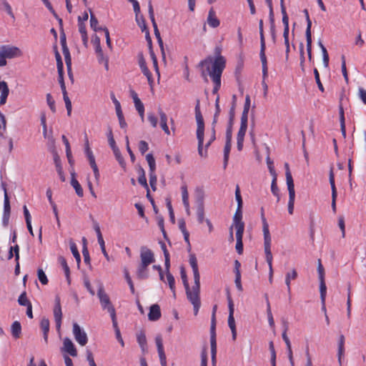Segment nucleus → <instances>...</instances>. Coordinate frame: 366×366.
Listing matches in <instances>:
<instances>
[{"instance_id": "obj_2", "label": "nucleus", "mask_w": 366, "mask_h": 366, "mask_svg": "<svg viewBox=\"0 0 366 366\" xmlns=\"http://www.w3.org/2000/svg\"><path fill=\"white\" fill-rule=\"evenodd\" d=\"M181 277L186 290L187 297L193 305L194 315H197L201 305L199 297L200 283L199 284L197 289L195 288V283L192 287L190 288L188 283L187 274L183 267L181 268Z\"/></svg>"}, {"instance_id": "obj_35", "label": "nucleus", "mask_w": 366, "mask_h": 366, "mask_svg": "<svg viewBox=\"0 0 366 366\" xmlns=\"http://www.w3.org/2000/svg\"><path fill=\"white\" fill-rule=\"evenodd\" d=\"M59 263L61 264V265L62 266L64 270V273H65V275H66V280H67V282H68V284H70V270H69V267L66 263V261L65 259V258L64 257H59Z\"/></svg>"}, {"instance_id": "obj_53", "label": "nucleus", "mask_w": 366, "mask_h": 366, "mask_svg": "<svg viewBox=\"0 0 366 366\" xmlns=\"http://www.w3.org/2000/svg\"><path fill=\"white\" fill-rule=\"evenodd\" d=\"M216 139V132H215V125H212V130H211V136L209 140L207 142V143L205 144V150L203 152H207V149L209 147L211 144Z\"/></svg>"}, {"instance_id": "obj_44", "label": "nucleus", "mask_w": 366, "mask_h": 366, "mask_svg": "<svg viewBox=\"0 0 366 366\" xmlns=\"http://www.w3.org/2000/svg\"><path fill=\"white\" fill-rule=\"evenodd\" d=\"M69 244L71 253L74 255V258L76 259L77 263L79 264L81 261V257L78 251L77 247L76 244L72 241L70 242Z\"/></svg>"}, {"instance_id": "obj_21", "label": "nucleus", "mask_w": 366, "mask_h": 366, "mask_svg": "<svg viewBox=\"0 0 366 366\" xmlns=\"http://www.w3.org/2000/svg\"><path fill=\"white\" fill-rule=\"evenodd\" d=\"M0 104L3 105L6 102V99L9 93V89L7 83L4 81L0 80Z\"/></svg>"}, {"instance_id": "obj_5", "label": "nucleus", "mask_w": 366, "mask_h": 366, "mask_svg": "<svg viewBox=\"0 0 366 366\" xmlns=\"http://www.w3.org/2000/svg\"><path fill=\"white\" fill-rule=\"evenodd\" d=\"M23 56L22 51L17 46L7 44L0 47V67L6 65V59L19 58Z\"/></svg>"}, {"instance_id": "obj_28", "label": "nucleus", "mask_w": 366, "mask_h": 366, "mask_svg": "<svg viewBox=\"0 0 366 366\" xmlns=\"http://www.w3.org/2000/svg\"><path fill=\"white\" fill-rule=\"evenodd\" d=\"M137 342L143 352H145L147 348V338L144 332L140 331L137 334Z\"/></svg>"}, {"instance_id": "obj_29", "label": "nucleus", "mask_w": 366, "mask_h": 366, "mask_svg": "<svg viewBox=\"0 0 366 366\" xmlns=\"http://www.w3.org/2000/svg\"><path fill=\"white\" fill-rule=\"evenodd\" d=\"M41 328L44 333V340L46 343L48 342V332L49 331V321L46 318H43L40 323Z\"/></svg>"}, {"instance_id": "obj_11", "label": "nucleus", "mask_w": 366, "mask_h": 366, "mask_svg": "<svg viewBox=\"0 0 366 366\" xmlns=\"http://www.w3.org/2000/svg\"><path fill=\"white\" fill-rule=\"evenodd\" d=\"M140 258L141 263L147 265H149L155 261L154 253L146 247H141Z\"/></svg>"}, {"instance_id": "obj_58", "label": "nucleus", "mask_w": 366, "mask_h": 366, "mask_svg": "<svg viewBox=\"0 0 366 366\" xmlns=\"http://www.w3.org/2000/svg\"><path fill=\"white\" fill-rule=\"evenodd\" d=\"M63 98H64V101L65 102V105H66V111H67V114L69 116L71 115V102L67 95V93H64L63 94Z\"/></svg>"}, {"instance_id": "obj_61", "label": "nucleus", "mask_w": 366, "mask_h": 366, "mask_svg": "<svg viewBox=\"0 0 366 366\" xmlns=\"http://www.w3.org/2000/svg\"><path fill=\"white\" fill-rule=\"evenodd\" d=\"M157 182V175L155 172H149V184L151 185L152 189L155 191L156 190V184Z\"/></svg>"}, {"instance_id": "obj_23", "label": "nucleus", "mask_w": 366, "mask_h": 366, "mask_svg": "<svg viewBox=\"0 0 366 366\" xmlns=\"http://www.w3.org/2000/svg\"><path fill=\"white\" fill-rule=\"evenodd\" d=\"M158 114H159V117H160V126H161L162 130L167 134H169L170 132H169V127L167 126V114L163 112V110L161 108H159Z\"/></svg>"}, {"instance_id": "obj_64", "label": "nucleus", "mask_w": 366, "mask_h": 366, "mask_svg": "<svg viewBox=\"0 0 366 366\" xmlns=\"http://www.w3.org/2000/svg\"><path fill=\"white\" fill-rule=\"evenodd\" d=\"M46 102H47V104H48L50 109L53 112H56L55 102L50 94H46Z\"/></svg>"}, {"instance_id": "obj_33", "label": "nucleus", "mask_w": 366, "mask_h": 366, "mask_svg": "<svg viewBox=\"0 0 366 366\" xmlns=\"http://www.w3.org/2000/svg\"><path fill=\"white\" fill-rule=\"evenodd\" d=\"M149 265L140 263L137 271V275L139 279H146L148 277L147 267Z\"/></svg>"}, {"instance_id": "obj_13", "label": "nucleus", "mask_w": 366, "mask_h": 366, "mask_svg": "<svg viewBox=\"0 0 366 366\" xmlns=\"http://www.w3.org/2000/svg\"><path fill=\"white\" fill-rule=\"evenodd\" d=\"M54 316V320H55V322H56V330L58 331H59L60 328H61V325L62 312H61V305H60V299L59 297H56V300H55Z\"/></svg>"}, {"instance_id": "obj_63", "label": "nucleus", "mask_w": 366, "mask_h": 366, "mask_svg": "<svg viewBox=\"0 0 366 366\" xmlns=\"http://www.w3.org/2000/svg\"><path fill=\"white\" fill-rule=\"evenodd\" d=\"M92 224H93V228L97 233L98 240H102V234L101 233L100 227L99 225V223L94 219H92Z\"/></svg>"}, {"instance_id": "obj_17", "label": "nucleus", "mask_w": 366, "mask_h": 366, "mask_svg": "<svg viewBox=\"0 0 366 366\" xmlns=\"http://www.w3.org/2000/svg\"><path fill=\"white\" fill-rule=\"evenodd\" d=\"M215 310L216 306L214 307L213 314L211 321L210 327V345L212 347V350H214L216 342V319H215Z\"/></svg>"}, {"instance_id": "obj_42", "label": "nucleus", "mask_w": 366, "mask_h": 366, "mask_svg": "<svg viewBox=\"0 0 366 366\" xmlns=\"http://www.w3.org/2000/svg\"><path fill=\"white\" fill-rule=\"evenodd\" d=\"M167 281L169 285V287L171 291L173 292L174 296H175V280L174 276L170 272H167L166 274Z\"/></svg>"}, {"instance_id": "obj_40", "label": "nucleus", "mask_w": 366, "mask_h": 366, "mask_svg": "<svg viewBox=\"0 0 366 366\" xmlns=\"http://www.w3.org/2000/svg\"><path fill=\"white\" fill-rule=\"evenodd\" d=\"M320 292L322 304H325L327 287L325 282V279L320 280Z\"/></svg>"}, {"instance_id": "obj_12", "label": "nucleus", "mask_w": 366, "mask_h": 366, "mask_svg": "<svg viewBox=\"0 0 366 366\" xmlns=\"http://www.w3.org/2000/svg\"><path fill=\"white\" fill-rule=\"evenodd\" d=\"M189 262L193 271L194 281L195 282V288L197 289L199 284L200 275L198 269L197 260L195 254H191L189 255Z\"/></svg>"}, {"instance_id": "obj_50", "label": "nucleus", "mask_w": 366, "mask_h": 366, "mask_svg": "<svg viewBox=\"0 0 366 366\" xmlns=\"http://www.w3.org/2000/svg\"><path fill=\"white\" fill-rule=\"evenodd\" d=\"M269 349L271 353V364L272 366H276V352L272 341L269 343Z\"/></svg>"}, {"instance_id": "obj_25", "label": "nucleus", "mask_w": 366, "mask_h": 366, "mask_svg": "<svg viewBox=\"0 0 366 366\" xmlns=\"http://www.w3.org/2000/svg\"><path fill=\"white\" fill-rule=\"evenodd\" d=\"M289 192V202H288V212L290 214H293L295 199V187L287 188Z\"/></svg>"}, {"instance_id": "obj_27", "label": "nucleus", "mask_w": 366, "mask_h": 366, "mask_svg": "<svg viewBox=\"0 0 366 366\" xmlns=\"http://www.w3.org/2000/svg\"><path fill=\"white\" fill-rule=\"evenodd\" d=\"M339 113H340V129L341 132L344 138L346 137V128H345V114H344V109L340 104L339 106Z\"/></svg>"}, {"instance_id": "obj_15", "label": "nucleus", "mask_w": 366, "mask_h": 366, "mask_svg": "<svg viewBox=\"0 0 366 366\" xmlns=\"http://www.w3.org/2000/svg\"><path fill=\"white\" fill-rule=\"evenodd\" d=\"M264 250L265 253V258L266 261L269 266V282H272V277H273V269H272V254L271 252V245L269 246H264Z\"/></svg>"}, {"instance_id": "obj_8", "label": "nucleus", "mask_w": 366, "mask_h": 366, "mask_svg": "<svg viewBox=\"0 0 366 366\" xmlns=\"http://www.w3.org/2000/svg\"><path fill=\"white\" fill-rule=\"evenodd\" d=\"M261 220L262 223V231L264 235V246H269L271 245L272 238L269 229V224L264 217V209L262 207L261 208Z\"/></svg>"}, {"instance_id": "obj_54", "label": "nucleus", "mask_w": 366, "mask_h": 366, "mask_svg": "<svg viewBox=\"0 0 366 366\" xmlns=\"http://www.w3.org/2000/svg\"><path fill=\"white\" fill-rule=\"evenodd\" d=\"M98 62L102 64L106 71H109V59L104 54H101L100 56L97 57Z\"/></svg>"}, {"instance_id": "obj_51", "label": "nucleus", "mask_w": 366, "mask_h": 366, "mask_svg": "<svg viewBox=\"0 0 366 366\" xmlns=\"http://www.w3.org/2000/svg\"><path fill=\"white\" fill-rule=\"evenodd\" d=\"M138 61H139V65L141 68L142 71L147 72V69H149L147 66V64H146L145 59H144L142 54H138Z\"/></svg>"}, {"instance_id": "obj_22", "label": "nucleus", "mask_w": 366, "mask_h": 366, "mask_svg": "<svg viewBox=\"0 0 366 366\" xmlns=\"http://www.w3.org/2000/svg\"><path fill=\"white\" fill-rule=\"evenodd\" d=\"M264 64L263 62H262V86L263 88V94L264 97H266L267 95V91H268V86L265 81V79L267 77L268 75V68H267V57H265Z\"/></svg>"}, {"instance_id": "obj_39", "label": "nucleus", "mask_w": 366, "mask_h": 366, "mask_svg": "<svg viewBox=\"0 0 366 366\" xmlns=\"http://www.w3.org/2000/svg\"><path fill=\"white\" fill-rule=\"evenodd\" d=\"M277 176L272 177V184H271V192L274 196L277 197V201L279 202L280 197V190H279V188L277 184Z\"/></svg>"}, {"instance_id": "obj_10", "label": "nucleus", "mask_w": 366, "mask_h": 366, "mask_svg": "<svg viewBox=\"0 0 366 366\" xmlns=\"http://www.w3.org/2000/svg\"><path fill=\"white\" fill-rule=\"evenodd\" d=\"M242 208H237L236 212L233 217V222L232 227H234L236 232H244V223L242 221Z\"/></svg>"}, {"instance_id": "obj_26", "label": "nucleus", "mask_w": 366, "mask_h": 366, "mask_svg": "<svg viewBox=\"0 0 366 366\" xmlns=\"http://www.w3.org/2000/svg\"><path fill=\"white\" fill-rule=\"evenodd\" d=\"M116 114L118 117L120 127L122 129H125L127 127V123L124 120L122 112L121 110L120 104L117 100H116Z\"/></svg>"}, {"instance_id": "obj_34", "label": "nucleus", "mask_w": 366, "mask_h": 366, "mask_svg": "<svg viewBox=\"0 0 366 366\" xmlns=\"http://www.w3.org/2000/svg\"><path fill=\"white\" fill-rule=\"evenodd\" d=\"M92 43L94 46L95 51L97 57L100 56L101 54H103L102 49L100 45V38L97 35H94L92 39Z\"/></svg>"}, {"instance_id": "obj_41", "label": "nucleus", "mask_w": 366, "mask_h": 366, "mask_svg": "<svg viewBox=\"0 0 366 366\" xmlns=\"http://www.w3.org/2000/svg\"><path fill=\"white\" fill-rule=\"evenodd\" d=\"M345 337L343 335H341L339 338V343H338V360L340 364H341V357L344 353L345 351Z\"/></svg>"}, {"instance_id": "obj_1", "label": "nucleus", "mask_w": 366, "mask_h": 366, "mask_svg": "<svg viewBox=\"0 0 366 366\" xmlns=\"http://www.w3.org/2000/svg\"><path fill=\"white\" fill-rule=\"evenodd\" d=\"M220 52L221 49L217 48L215 58L209 56L199 63V66L203 67L202 76L207 81V76L209 75L214 84L212 90L214 94H217L221 86V76L226 64L225 58L220 54Z\"/></svg>"}, {"instance_id": "obj_7", "label": "nucleus", "mask_w": 366, "mask_h": 366, "mask_svg": "<svg viewBox=\"0 0 366 366\" xmlns=\"http://www.w3.org/2000/svg\"><path fill=\"white\" fill-rule=\"evenodd\" d=\"M73 334L76 341L81 346H84L88 342L86 333L82 330L77 323L73 324Z\"/></svg>"}, {"instance_id": "obj_3", "label": "nucleus", "mask_w": 366, "mask_h": 366, "mask_svg": "<svg viewBox=\"0 0 366 366\" xmlns=\"http://www.w3.org/2000/svg\"><path fill=\"white\" fill-rule=\"evenodd\" d=\"M195 118L197 121V138L198 140V153L202 157H207V152H203L204 134V119L200 112L199 100L197 101L195 106Z\"/></svg>"}, {"instance_id": "obj_62", "label": "nucleus", "mask_w": 366, "mask_h": 366, "mask_svg": "<svg viewBox=\"0 0 366 366\" xmlns=\"http://www.w3.org/2000/svg\"><path fill=\"white\" fill-rule=\"evenodd\" d=\"M18 302L19 305L23 306H28L29 305H31V302L26 298V292H23L18 299Z\"/></svg>"}, {"instance_id": "obj_18", "label": "nucleus", "mask_w": 366, "mask_h": 366, "mask_svg": "<svg viewBox=\"0 0 366 366\" xmlns=\"http://www.w3.org/2000/svg\"><path fill=\"white\" fill-rule=\"evenodd\" d=\"M64 347L63 350L69 353L72 357L77 356V351L76 349L71 342V340L69 337H65L64 340Z\"/></svg>"}, {"instance_id": "obj_45", "label": "nucleus", "mask_w": 366, "mask_h": 366, "mask_svg": "<svg viewBox=\"0 0 366 366\" xmlns=\"http://www.w3.org/2000/svg\"><path fill=\"white\" fill-rule=\"evenodd\" d=\"M89 11H90V26L92 29H93L95 31H99V30H102L103 29L102 27H98V20L95 17V16L94 14H92V10L89 9Z\"/></svg>"}, {"instance_id": "obj_52", "label": "nucleus", "mask_w": 366, "mask_h": 366, "mask_svg": "<svg viewBox=\"0 0 366 366\" xmlns=\"http://www.w3.org/2000/svg\"><path fill=\"white\" fill-rule=\"evenodd\" d=\"M136 21L137 22L138 26L141 28L142 31L147 30V27L143 16L139 14L136 15Z\"/></svg>"}, {"instance_id": "obj_57", "label": "nucleus", "mask_w": 366, "mask_h": 366, "mask_svg": "<svg viewBox=\"0 0 366 366\" xmlns=\"http://www.w3.org/2000/svg\"><path fill=\"white\" fill-rule=\"evenodd\" d=\"M124 277H125L128 285H129L130 290H131L132 293L134 294V287L133 282L132 280V278L129 275L128 270L127 269H124Z\"/></svg>"}, {"instance_id": "obj_16", "label": "nucleus", "mask_w": 366, "mask_h": 366, "mask_svg": "<svg viewBox=\"0 0 366 366\" xmlns=\"http://www.w3.org/2000/svg\"><path fill=\"white\" fill-rule=\"evenodd\" d=\"M330 184L332 189V204L331 207L332 211L336 212V199H337V189L335 184V177L332 169L330 172Z\"/></svg>"}, {"instance_id": "obj_59", "label": "nucleus", "mask_w": 366, "mask_h": 366, "mask_svg": "<svg viewBox=\"0 0 366 366\" xmlns=\"http://www.w3.org/2000/svg\"><path fill=\"white\" fill-rule=\"evenodd\" d=\"M107 136L108 138L109 144L112 149H114V140L113 137V132L112 127H108V131L107 133Z\"/></svg>"}, {"instance_id": "obj_55", "label": "nucleus", "mask_w": 366, "mask_h": 366, "mask_svg": "<svg viewBox=\"0 0 366 366\" xmlns=\"http://www.w3.org/2000/svg\"><path fill=\"white\" fill-rule=\"evenodd\" d=\"M4 214H11V206L8 194H6V197H4Z\"/></svg>"}, {"instance_id": "obj_32", "label": "nucleus", "mask_w": 366, "mask_h": 366, "mask_svg": "<svg viewBox=\"0 0 366 366\" xmlns=\"http://www.w3.org/2000/svg\"><path fill=\"white\" fill-rule=\"evenodd\" d=\"M285 175H286V182H287V188H293V187H295V185H294L292 176L290 172L288 163L285 164Z\"/></svg>"}, {"instance_id": "obj_31", "label": "nucleus", "mask_w": 366, "mask_h": 366, "mask_svg": "<svg viewBox=\"0 0 366 366\" xmlns=\"http://www.w3.org/2000/svg\"><path fill=\"white\" fill-rule=\"evenodd\" d=\"M244 232H236V250L238 254H241L243 252V243H242V237H243Z\"/></svg>"}, {"instance_id": "obj_56", "label": "nucleus", "mask_w": 366, "mask_h": 366, "mask_svg": "<svg viewBox=\"0 0 366 366\" xmlns=\"http://www.w3.org/2000/svg\"><path fill=\"white\" fill-rule=\"evenodd\" d=\"M197 219H198L199 223L202 224L204 221H205L203 205H199L198 207L197 211Z\"/></svg>"}, {"instance_id": "obj_36", "label": "nucleus", "mask_w": 366, "mask_h": 366, "mask_svg": "<svg viewBox=\"0 0 366 366\" xmlns=\"http://www.w3.org/2000/svg\"><path fill=\"white\" fill-rule=\"evenodd\" d=\"M281 13L282 14V23L284 28H289V17L286 12V9L284 5V0H280Z\"/></svg>"}, {"instance_id": "obj_30", "label": "nucleus", "mask_w": 366, "mask_h": 366, "mask_svg": "<svg viewBox=\"0 0 366 366\" xmlns=\"http://www.w3.org/2000/svg\"><path fill=\"white\" fill-rule=\"evenodd\" d=\"M228 325L232 331V340L234 341L237 338V330L234 314H229Z\"/></svg>"}, {"instance_id": "obj_19", "label": "nucleus", "mask_w": 366, "mask_h": 366, "mask_svg": "<svg viewBox=\"0 0 366 366\" xmlns=\"http://www.w3.org/2000/svg\"><path fill=\"white\" fill-rule=\"evenodd\" d=\"M161 317L160 307L157 304L152 305L149 308L148 318L150 321H157Z\"/></svg>"}, {"instance_id": "obj_46", "label": "nucleus", "mask_w": 366, "mask_h": 366, "mask_svg": "<svg viewBox=\"0 0 366 366\" xmlns=\"http://www.w3.org/2000/svg\"><path fill=\"white\" fill-rule=\"evenodd\" d=\"M71 184L75 189L76 194L80 197H83V189L79 182L76 179H74L73 181H71Z\"/></svg>"}, {"instance_id": "obj_37", "label": "nucleus", "mask_w": 366, "mask_h": 366, "mask_svg": "<svg viewBox=\"0 0 366 366\" xmlns=\"http://www.w3.org/2000/svg\"><path fill=\"white\" fill-rule=\"evenodd\" d=\"M21 332V324L18 321H15L11 325V334L15 338H19L20 337Z\"/></svg>"}, {"instance_id": "obj_60", "label": "nucleus", "mask_w": 366, "mask_h": 366, "mask_svg": "<svg viewBox=\"0 0 366 366\" xmlns=\"http://www.w3.org/2000/svg\"><path fill=\"white\" fill-rule=\"evenodd\" d=\"M38 278L42 285H46L48 283V279L42 269H39L37 272Z\"/></svg>"}, {"instance_id": "obj_14", "label": "nucleus", "mask_w": 366, "mask_h": 366, "mask_svg": "<svg viewBox=\"0 0 366 366\" xmlns=\"http://www.w3.org/2000/svg\"><path fill=\"white\" fill-rule=\"evenodd\" d=\"M259 36H260V52H259V56L261 62H263L264 64L265 61V40H264V31H263V21L260 20L259 23Z\"/></svg>"}, {"instance_id": "obj_6", "label": "nucleus", "mask_w": 366, "mask_h": 366, "mask_svg": "<svg viewBox=\"0 0 366 366\" xmlns=\"http://www.w3.org/2000/svg\"><path fill=\"white\" fill-rule=\"evenodd\" d=\"M305 16L307 20V29L305 31V36L307 39V51L308 54L309 59H312V34H311V26L312 21L310 19L309 13L307 9L304 10Z\"/></svg>"}, {"instance_id": "obj_20", "label": "nucleus", "mask_w": 366, "mask_h": 366, "mask_svg": "<svg viewBox=\"0 0 366 366\" xmlns=\"http://www.w3.org/2000/svg\"><path fill=\"white\" fill-rule=\"evenodd\" d=\"M207 21L209 26H211L212 28H217L220 24V21L217 19L216 13L213 8H211L209 11Z\"/></svg>"}, {"instance_id": "obj_43", "label": "nucleus", "mask_w": 366, "mask_h": 366, "mask_svg": "<svg viewBox=\"0 0 366 366\" xmlns=\"http://www.w3.org/2000/svg\"><path fill=\"white\" fill-rule=\"evenodd\" d=\"M146 159L149 167V172H155L156 162L153 155L152 154H147L146 156Z\"/></svg>"}, {"instance_id": "obj_47", "label": "nucleus", "mask_w": 366, "mask_h": 366, "mask_svg": "<svg viewBox=\"0 0 366 366\" xmlns=\"http://www.w3.org/2000/svg\"><path fill=\"white\" fill-rule=\"evenodd\" d=\"M181 191H182V197L183 204H184V206H187V203H189V194H188V191H187V187L185 184L182 185L181 187Z\"/></svg>"}, {"instance_id": "obj_9", "label": "nucleus", "mask_w": 366, "mask_h": 366, "mask_svg": "<svg viewBox=\"0 0 366 366\" xmlns=\"http://www.w3.org/2000/svg\"><path fill=\"white\" fill-rule=\"evenodd\" d=\"M232 131L230 128H227L226 130V143L224 149V168L227 166L229 152L232 147Z\"/></svg>"}, {"instance_id": "obj_48", "label": "nucleus", "mask_w": 366, "mask_h": 366, "mask_svg": "<svg viewBox=\"0 0 366 366\" xmlns=\"http://www.w3.org/2000/svg\"><path fill=\"white\" fill-rule=\"evenodd\" d=\"M267 315L269 326L272 328L274 327V322L271 312L270 304L268 300H267Z\"/></svg>"}, {"instance_id": "obj_24", "label": "nucleus", "mask_w": 366, "mask_h": 366, "mask_svg": "<svg viewBox=\"0 0 366 366\" xmlns=\"http://www.w3.org/2000/svg\"><path fill=\"white\" fill-rule=\"evenodd\" d=\"M297 277V272L295 269H292L290 272H287L285 276V284L289 296L291 295V280H295Z\"/></svg>"}, {"instance_id": "obj_38", "label": "nucleus", "mask_w": 366, "mask_h": 366, "mask_svg": "<svg viewBox=\"0 0 366 366\" xmlns=\"http://www.w3.org/2000/svg\"><path fill=\"white\" fill-rule=\"evenodd\" d=\"M139 177H138V182L139 183L142 185L146 189H148L149 187L147 182V179L145 176V172L142 168H139L138 170Z\"/></svg>"}, {"instance_id": "obj_49", "label": "nucleus", "mask_w": 366, "mask_h": 366, "mask_svg": "<svg viewBox=\"0 0 366 366\" xmlns=\"http://www.w3.org/2000/svg\"><path fill=\"white\" fill-rule=\"evenodd\" d=\"M1 5L3 6L4 9L6 11L7 14L9 16H10L12 19H15L11 6L9 4V2L6 0H1Z\"/></svg>"}, {"instance_id": "obj_4", "label": "nucleus", "mask_w": 366, "mask_h": 366, "mask_svg": "<svg viewBox=\"0 0 366 366\" xmlns=\"http://www.w3.org/2000/svg\"><path fill=\"white\" fill-rule=\"evenodd\" d=\"M97 287V296L99 297L101 307L103 310H107L109 312L113 326L114 327V309L112 302L104 290L102 283L99 280L95 282Z\"/></svg>"}]
</instances>
